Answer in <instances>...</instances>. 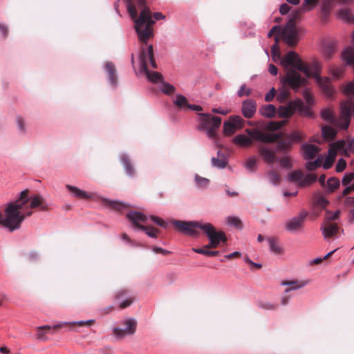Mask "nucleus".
Listing matches in <instances>:
<instances>
[{
	"label": "nucleus",
	"mask_w": 354,
	"mask_h": 354,
	"mask_svg": "<svg viewBox=\"0 0 354 354\" xmlns=\"http://www.w3.org/2000/svg\"><path fill=\"white\" fill-rule=\"evenodd\" d=\"M137 6L141 10L139 17L131 18L135 24L138 38L143 44L147 45L149 39L153 37V25L156 23L151 12L147 6L146 0H137Z\"/></svg>",
	"instance_id": "obj_1"
},
{
	"label": "nucleus",
	"mask_w": 354,
	"mask_h": 354,
	"mask_svg": "<svg viewBox=\"0 0 354 354\" xmlns=\"http://www.w3.org/2000/svg\"><path fill=\"white\" fill-rule=\"evenodd\" d=\"M354 180V172L346 173L342 178V183L346 187L342 192L339 196V199L344 206L346 207H353L348 212V220L351 223H354V183L351 182Z\"/></svg>",
	"instance_id": "obj_2"
},
{
	"label": "nucleus",
	"mask_w": 354,
	"mask_h": 354,
	"mask_svg": "<svg viewBox=\"0 0 354 354\" xmlns=\"http://www.w3.org/2000/svg\"><path fill=\"white\" fill-rule=\"evenodd\" d=\"M295 111H297L301 115L309 118L313 116L310 107L305 105L304 102L299 98L290 100L286 106H280L278 108L277 113L281 118H289L293 115Z\"/></svg>",
	"instance_id": "obj_3"
},
{
	"label": "nucleus",
	"mask_w": 354,
	"mask_h": 354,
	"mask_svg": "<svg viewBox=\"0 0 354 354\" xmlns=\"http://www.w3.org/2000/svg\"><path fill=\"white\" fill-rule=\"evenodd\" d=\"M295 69H288L286 75L281 77V82L283 85L291 88L295 92H298L301 87L306 86L308 83L307 77H302Z\"/></svg>",
	"instance_id": "obj_4"
},
{
	"label": "nucleus",
	"mask_w": 354,
	"mask_h": 354,
	"mask_svg": "<svg viewBox=\"0 0 354 354\" xmlns=\"http://www.w3.org/2000/svg\"><path fill=\"white\" fill-rule=\"evenodd\" d=\"M281 37L290 47H294L297 44L299 41V32L293 19H288L284 27L282 28Z\"/></svg>",
	"instance_id": "obj_5"
},
{
	"label": "nucleus",
	"mask_w": 354,
	"mask_h": 354,
	"mask_svg": "<svg viewBox=\"0 0 354 354\" xmlns=\"http://www.w3.org/2000/svg\"><path fill=\"white\" fill-rule=\"evenodd\" d=\"M29 201L28 198V190L25 189L20 193L19 198L15 202H10L8 203L7 207L10 205H14L15 207V211L17 212V220H19V223H16L17 227L15 230L20 228L22 222L25 220L26 217L30 216L32 214V211H28L25 213H21V209L24 207V206Z\"/></svg>",
	"instance_id": "obj_6"
},
{
	"label": "nucleus",
	"mask_w": 354,
	"mask_h": 354,
	"mask_svg": "<svg viewBox=\"0 0 354 354\" xmlns=\"http://www.w3.org/2000/svg\"><path fill=\"white\" fill-rule=\"evenodd\" d=\"M15 207L10 205L6 207L5 209V216L0 212V225L8 230L10 232H14L17 227L16 223H19V220L17 221V212L15 211Z\"/></svg>",
	"instance_id": "obj_7"
},
{
	"label": "nucleus",
	"mask_w": 354,
	"mask_h": 354,
	"mask_svg": "<svg viewBox=\"0 0 354 354\" xmlns=\"http://www.w3.org/2000/svg\"><path fill=\"white\" fill-rule=\"evenodd\" d=\"M280 64L286 68L288 66H291L295 70H297L301 72L307 71L304 68V64L299 57V55L295 51L290 50L286 55L282 56L280 59Z\"/></svg>",
	"instance_id": "obj_8"
},
{
	"label": "nucleus",
	"mask_w": 354,
	"mask_h": 354,
	"mask_svg": "<svg viewBox=\"0 0 354 354\" xmlns=\"http://www.w3.org/2000/svg\"><path fill=\"white\" fill-rule=\"evenodd\" d=\"M172 224L176 227L181 233L188 236H197L198 232L196 230V228L203 230V225H204V223L197 221H181L177 220H174Z\"/></svg>",
	"instance_id": "obj_9"
},
{
	"label": "nucleus",
	"mask_w": 354,
	"mask_h": 354,
	"mask_svg": "<svg viewBox=\"0 0 354 354\" xmlns=\"http://www.w3.org/2000/svg\"><path fill=\"white\" fill-rule=\"evenodd\" d=\"M354 114V101L347 100L343 102L340 106V120L342 121L339 124L341 129L346 130L349 125L351 116Z\"/></svg>",
	"instance_id": "obj_10"
},
{
	"label": "nucleus",
	"mask_w": 354,
	"mask_h": 354,
	"mask_svg": "<svg viewBox=\"0 0 354 354\" xmlns=\"http://www.w3.org/2000/svg\"><path fill=\"white\" fill-rule=\"evenodd\" d=\"M148 60L150 62L152 68H158V65L154 58L153 46L151 44L147 46L146 48L143 46L142 47L141 52L139 55V64L140 71L149 70L147 68Z\"/></svg>",
	"instance_id": "obj_11"
},
{
	"label": "nucleus",
	"mask_w": 354,
	"mask_h": 354,
	"mask_svg": "<svg viewBox=\"0 0 354 354\" xmlns=\"http://www.w3.org/2000/svg\"><path fill=\"white\" fill-rule=\"evenodd\" d=\"M308 214L307 210H301L297 216L291 218L286 222V230L290 232H295L302 229Z\"/></svg>",
	"instance_id": "obj_12"
},
{
	"label": "nucleus",
	"mask_w": 354,
	"mask_h": 354,
	"mask_svg": "<svg viewBox=\"0 0 354 354\" xmlns=\"http://www.w3.org/2000/svg\"><path fill=\"white\" fill-rule=\"evenodd\" d=\"M302 141L301 134L297 131H292L287 134L283 138L279 140L277 144V151L279 152H285L291 149L294 142H300Z\"/></svg>",
	"instance_id": "obj_13"
},
{
	"label": "nucleus",
	"mask_w": 354,
	"mask_h": 354,
	"mask_svg": "<svg viewBox=\"0 0 354 354\" xmlns=\"http://www.w3.org/2000/svg\"><path fill=\"white\" fill-rule=\"evenodd\" d=\"M200 117L198 120L199 125L198 130L204 131L206 129L212 127V126H214L216 128H219L221 124V118L218 116H212L209 113H198Z\"/></svg>",
	"instance_id": "obj_14"
},
{
	"label": "nucleus",
	"mask_w": 354,
	"mask_h": 354,
	"mask_svg": "<svg viewBox=\"0 0 354 354\" xmlns=\"http://www.w3.org/2000/svg\"><path fill=\"white\" fill-rule=\"evenodd\" d=\"M125 327L124 328H115L114 334L118 338H122L127 335H133L136 329V320L133 318H129L124 322Z\"/></svg>",
	"instance_id": "obj_15"
},
{
	"label": "nucleus",
	"mask_w": 354,
	"mask_h": 354,
	"mask_svg": "<svg viewBox=\"0 0 354 354\" xmlns=\"http://www.w3.org/2000/svg\"><path fill=\"white\" fill-rule=\"evenodd\" d=\"M304 68L307 71L303 73L307 78L312 77L315 81L321 80L322 65L320 62L315 59L309 65L304 64Z\"/></svg>",
	"instance_id": "obj_16"
},
{
	"label": "nucleus",
	"mask_w": 354,
	"mask_h": 354,
	"mask_svg": "<svg viewBox=\"0 0 354 354\" xmlns=\"http://www.w3.org/2000/svg\"><path fill=\"white\" fill-rule=\"evenodd\" d=\"M203 231L207 235V232L209 233L212 239L214 241H217V244L219 245L221 242L225 243L227 241V237L225 234L222 231H216L215 227L209 223H205L203 225Z\"/></svg>",
	"instance_id": "obj_17"
},
{
	"label": "nucleus",
	"mask_w": 354,
	"mask_h": 354,
	"mask_svg": "<svg viewBox=\"0 0 354 354\" xmlns=\"http://www.w3.org/2000/svg\"><path fill=\"white\" fill-rule=\"evenodd\" d=\"M94 322L93 319H88L86 321H79V322H61L57 324H53V325H44L39 326L37 328L38 330H46V333H50L52 330H56L59 328H62L64 327L69 326L71 324H77L80 326H83L86 324L91 323Z\"/></svg>",
	"instance_id": "obj_18"
},
{
	"label": "nucleus",
	"mask_w": 354,
	"mask_h": 354,
	"mask_svg": "<svg viewBox=\"0 0 354 354\" xmlns=\"http://www.w3.org/2000/svg\"><path fill=\"white\" fill-rule=\"evenodd\" d=\"M257 111V102L253 99H247L242 102L241 113L243 115L250 119L253 118Z\"/></svg>",
	"instance_id": "obj_19"
},
{
	"label": "nucleus",
	"mask_w": 354,
	"mask_h": 354,
	"mask_svg": "<svg viewBox=\"0 0 354 354\" xmlns=\"http://www.w3.org/2000/svg\"><path fill=\"white\" fill-rule=\"evenodd\" d=\"M339 230L338 223H323L321 225L320 230L322 232V235L325 239L329 238L336 239V234Z\"/></svg>",
	"instance_id": "obj_20"
},
{
	"label": "nucleus",
	"mask_w": 354,
	"mask_h": 354,
	"mask_svg": "<svg viewBox=\"0 0 354 354\" xmlns=\"http://www.w3.org/2000/svg\"><path fill=\"white\" fill-rule=\"evenodd\" d=\"M127 218L131 223H132L133 225H134L136 227H138L140 230V226H142L140 223H147V217L146 215L140 212L136 211L129 212L127 214Z\"/></svg>",
	"instance_id": "obj_21"
},
{
	"label": "nucleus",
	"mask_w": 354,
	"mask_h": 354,
	"mask_svg": "<svg viewBox=\"0 0 354 354\" xmlns=\"http://www.w3.org/2000/svg\"><path fill=\"white\" fill-rule=\"evenodd\" d=\"M301 149L303 151L302 156L306 160L313 159L319 151V148L317 145L307 143L302 144Z\"/></svg>",
	"instance_id": "obj_22"
},
{
	"label": "nucleus",
	"mask_w": 354,
	"mask_h": 354,
	"mask_svg": "<svg viewBox=\"0 0 354 354\" xmlns=\"http://www.w3.org/2000/svg\"><path fill=\"white\" fill-rule=\"evenodd\" d=\"M30 201V207L31 209L39 208L41 210H46L48 209V204L45 202L43 196L39 194H35L28 196Z\"/></svg>",
	"instance_id": "obj_23"
},
{
	"label": "nucleus",
	"mask_w": 354,
	"mask_h": 354,
	"mask_svg": "<svg viewBox=\"0 0 354 354\" xmlns=\"http://www.w3.org/2000/svg\"><path fill=\"white\" fill-rule=\"evenodd\" d=\"M323 92L328 97L333 95L334 89L331 85V81L328 77H321V80L316 81Z\"/></svg>",
	"instance_id": "obj_24"
},
{
	"label": "nucleus",
	"mask_w": 354,
	"mask_h": 354,
	"mask_svg": "<svg viewBox=\"0 0 354 354\" xmlns=\"http://www.w3.org/2000/svg\"><path fill=\"white\" fill-rule=\"evenodd\" d=\"M259 153L267 163L271 164L278 160L274 152L268 147H262L259 148Z\"/></svg>",
	"instance_id": "obj_25"
},
{
	"label": "nucleus",
	"mask_w": 354,
	"mask_h": 354,
	"mask_svg": "<svg viewBox=\"0 0 354 354\" xmlns=\"http://www.w3.org/2000/svg\"><path fill=\"white\" fill-rule=\"evenodd\" d=\"M105 70L108 73V81L109 84L115 86L118 83V76L115 65L111 62H107L105 65Z\"/></svg>",
	"instance_id": "obj_26"
},
{
	"label": "nucleus",
	"mask_w": 354,
	"mask_h": 354,
	"mask_svg": "<svg viewBox=\"0 0 354 354\" xmlns=\"http://www.w3.org/2000/svg\"><path fill=\"white\" fill-rule=\"evenodd\" d=\"M120 160L125 169L126 174L129 176L133 177L135 174V169L131 162L129 156L126 153H122L120 156Z\"/></svg>",
	"instance_id": "obj_27"
},
{
	"label": "nucleus",
	"mask_w": 354,
	"mask_h": 354,
	"mask_svg": "<svg viewBox=\"0 0 354 354\" xmlns=\"http://www.w3.org/2000/svg\"><path fill=\"white\" fill-rule=\"evenodd\" d=\"M276 107L273 104H266L261 106L259 109V113L263 117L272 118L276 114Z\"/></svg>",
	"instance_id": "obj_28"
},
{
	"label": "nucleus",
	"mask_w": 354,
	"mask_h": 354,
	"mask_svg": "<svg viewBox=\"0 0 354 354\" xmlns=\"http://www.w3.org/2000/svg\"><path fill=\"white\" fill-rule=\"evenodd\" d=\"M218 158L212 157L211 159L212 165L214 167L218 169H223L226 167L227 163L225 156L223 153L221 152V151H218L217 152Z\"/></svg>",
	"instance_id": "obj_29"
},
{
	"label": "nucleus",
	"mask_w": 354,
	"mask_h": 354,
	"mask_svg": "<svg viewBox=\"0 0 354 354\" xmlns=\"http://www.w3.org/2000/svg\"><path fill=\"white\" fill-rule=\"evenodd\" d=\"M140 73H145L149 81L153 83H160L163 80V76L161 73L156 71H151L149 70L140 71Z\"/></svg>",
	"instance_id": "obj_30"
},
{
	"label": "nucleus",
	"mask_w": 354,
	"mask_h": 354,
	"mask_svg": "<svg viewBox=\"0 0 354 354\" xmlns=\"http://www.w3.org/2000/svg\"><path fill=\"white\" fill-rule=\"evenodd\" d=\"M234 144L244 147L252 145V140L244 134H238L232 140Z\"/></svg>",
	"instance_id": "obj_31"
},
{
	"label": "nucleus",
	"mask_w": 354,
	"mask_h": 354,
	"mask_svg": "<svg viewBox=\"0 0 354 354\" xmlns=\"http://www.w3.org/2000/svg\"><path fill=\"white\" fill-rule=\"evenodd\" d=\"M340 210L337 209L334 212L327 210L324 217V223H338L337 221L339 218Z\"/></svg>",
	"instance_id": "obj_32"
},
{
	"label": "nucleus",
	"mask_w": 354,
	"mask_h": 354,
	"mask_svg": "<svg viewBox=\"0 0 354 354\" xmlns=\"http://www.w3.org/2000/svg\"><path fill=\"white\" fill-rule=\"evenodd\" d=\"M66 187L75 197L81 198H88L91 197V196H89L87 192L78 189L77 187L66 185Z\"/></svg>",
	"instance_id": "obj_33"
},
{
	"label": "nucleus",
	"mask_w": 354,
	"mask_h": 354,
	"mask_svg": "<svg viewBox=\"0 0 354 354\" xmlns=\"http://www.w3.org/2000/svg\"><path fill=\"white\" fill-rule=\"evenodd\" d=\"M174 104L183 110H187V104H189L187 98L181 94L176 95V100H174Z\"/></svg>",
	"instance_id": "obj_34"
},
{
	"label": "nucleus",
	"mask_w": 354,
	"mask_h": 354,
	"mask_svg": "<svg viewBox=\"0 0 354 354\" xmlns=\"http://www.w3.org/2000/svg\"><path fill=\"white\" fill-rule=\"evenodd\" d=\"M335 52V44L333 42H328L323 46V54L326 59H330Z\"/></svg>",
	"instance_id": "obj_35"
},
{
	"label": "nucleus",
	"mask_w": 354,
	"mask_h": 354,
	"mask_svg": "<svg viewBox=\"0 0 354 354\" xmlns=\"http://www.w3.org/2000/svg\"><path fill=\"white\" fill-rule=\"evenodd\" d=\"M322 134L325 139H333L337 135V131L333 127L325 125L322 128Z\"/></svg>",
	"instance_id": "obj_36"
},
{
	"label": "nucleus",
	"mask_w": 354,
	"mask_h": 354,
	"mask_svg": "<svg viewBox=\"0 0 354 354\" xmlns=\"http://www.w3.org/2000/svg\"><path fill=\"white\" fill-rule=\"evenodd\" d=\"M340 185L339 180L335 177H330L327 180L326 189L328 192H333Z\"/></svg>",
	"instance_id": "obj_37"
},
{
	"label": "nucleus",
	"mask_w": 354,
	"mask_h": 354,
	"mask_svg": "<svg viewBox=\"0 0 354 354\" xmlns=\"http://www.w3.org/2000/svg\"><path fill=\"white\" fill-rule=\"evenodd\" d=\"M160 90L165 94L170 95L174 93L176 91V88L171 84L165 82L164 80L161 81L159 85Z\"/></svg>",
	"instance_id": "obj_38"
},
{
	"label": "nucleus",
	"mask_w": 354,
	"mask_h": 354,
	"mask_svg": "<svg viewBox=\"0 0 354 354\" xmlns=\"http://www.w3.org/2000/svg\"><path fill=\"white\" fill-rule=\"evenodd\" d=\"M317 179V176L315 174H308L306 175L304 177L303 176L302 180L299 182V187H306L311 185L313 183L315 182Z\"/></svg>",
	"instance_id": "obj_39"
},
{
	"label": "nucleus",
	"mask_w": 354,
	"mask_h": 354,
	"mask_svg": "<svg viewBox=\"0 0 354 354\" xmlns=\"http://www.w3.org/2000/svg\"><path fill=\"white\" fill-rule=\"evenodd\" d=\"M281 138L279 133H261V142L265 143L273 142Z\"/></svg>",
	"instance_id": "obj_40"
},
{
	"label": "nucleus",
	"mask_w": 354,
	"mask_h": 354,
	"mask_svg": "<svg viewBox=\"0 0 354 354\" xmlns=\"http://www.w3.org/2000/svg\"><path fill=\"white\" fill-rule=\"evenodd\" d=\"M297 281H285L281 283L282 286H290L291 287L286 289L285 292H288L291 290H297L306 286V283H299Z\"/></svg>",
	"instance_id": "obj_41"
},
{
	"label": "nucleus",
	"mask_w": 354,
	"mask_h": 354,
	"mask_svg": "<svg viewBox=\"0 0 354 354\" xmlns=\"http://www.w3.org/2000/svg\"><path fill=\"white\" fill-rule=\"evenodd\" d=\"M269 249L271 252L275 254H280L282 252L281 248L277 243V241L275 238L270 237L268 239Z\"/></svg>",
	"instance_id": "obj_42"
},
{
	"label": "nucleus",
	"mask_w": 354,
	"mask_h": 354,
	"mask_svg": "<svg viewBox=\"0 0 354 354\" xmlns=\"http://www.w3.org/2000/svg\"><path fill=\"white\" fill-rule=\"evenodd\" d=\"M321 118L324 120L330 123H334L335 122L334 114L329 108H326L322 111Z\"/></svg>",
	"instance_id": "obj_43"
},
{
	"label": "nucleus",
	"mask_w": 354,
	"mask_h": 354,
	"mask_svg": "<svg viewBox=\"0 0 354 354\" xmlns=\"http://www.w3.org/2000/svg\"><path fill=\"white\" fill-rule=\"evenodd\" d=\"M227 223L230 226H233L237 229H242L243 228V223L241 219L234 216H229L227 218Z\"/></svg>",
	"instance_id": "obj_44"
},
{
	"label": "nucleus",
	"mask_w": 354,
	"mask_h": 354,
	"mask_svg": "<svg viewBox=\"0 0 354 354\" xmlns=\"http://www.w3.org/2000/svg\"><path fill=\"white\" fill-rule=\"evenodd\" d=\"M194 181L199 188L206 189L209 185V180L200 176L198 174L194 175Z\"/></svg>",
	"instance_id": "obj_45"
},
{
	"label": "nucleus",
	"mask_w": 354,
	"mask_h": 354,
	"mask_svg": "<svg viewBox=\"0 0 354 354\" xmlns=\"http://www.w3.org/2000/svg\"><path fill=\"white\" fill-rule=\"evenodd\" d=\"M106 205L112 207L118 210H121L127 207V205L118 201H112L107 198L104 199Z\"/></svg>",
	"instance_id": "obj_46"
},
{
	"label": "nucleus",
	"mask_w": 354,
	"mask_h": 354,
	"mask_svg": "<svg viewBox=\"0 0 354 354\" xmlns=\"http://www.w3.org/2000/svg\"><path fill=\"white\" fill-rule=\"evenodd\" d=\"M351 153H354V138L348 136L344 148V156H348Z\"/></svg>",
	"instance_id": "obj_47"
},
{
	"label": "nucleus",
	"mask_w": 354,
	"mask_h": 354,
	"mask_svg": "<svg viewBox=\"0 0 354 354\" xmlns=\"http://www.w3.org/2000/svg\"><path fill=\"white\" fill-rule=\"evenodd\" d=\"M279 40V36L276 35L274 37L275 43L271 47V52H272V55L273 56L274 59H275L276 58L281 59V54H280L279 46L278 44Z\"/></svg>",
	"instance_id": "obj_48"
},
{
	"label": "nucleus",
	"mask_w": 354,
	"mask_h": 354,
	"mask_svg": "<svg viewBox=\"0 0 354 354\" xmlns=\"http://www.w3.org/2000/svg\"><path fill=\"white\" fill-rule=\"evenodd\" d=\"M192 250L196 253L201 254L207 257L217 256L219 254V251L209 250V249L205 248V246L203 248H193Z\"/></svg>",
	"instance_id": "obj_49"
},
{
	"label": "nucleus",
	"mask_w": 354,
	"mask_h": 354,
	"mask_svg": "<svg viewBox=\"0 0 354 354\" xmlns=\"http://www.w3.org/2000/svg\"><path fill=\"white\" fill-rule=\"evenodd\" d=\"M337 17L346 22L353 20L350 10L346 8L339 9L337 11Z\"/></svg>",
	"instance_id": "obj_50"
},
{
	"label": "nucleus",
	"mask_w": 354,
	"mask_h": 354,
	"mask_svg": "<svg viewBox=\"0 0 354 354\" xmlns=\"http://www.w3.org/2000/svg\"><path fill=\"white\" fill-rule=\"evenodd\" d=\"M303 173L300 170H295L290 172L288 175V180L290 182H295L299 184V182L302 180Z\"/></svg>",
	"instance_id": "obj_51"
},
{
	"label": "nucleus",
	"mask_w": 354,
	"mask_h": 354,
	"mask_svg": "<svg viewBox=\"0 0 354 354\" xmlns=\"http://www.w3.org/2000/svg\"><path fill=\"white\" fill-rule=\"evenodd\" d=\"M236 127L230 121H226L223 124V132L225 135L232 136L236 131Z\"/></svg>",
	"instance_id": "obj_52"
},
{
	"label": "nucleus",
	"mask_w": 354,
	"mask_h": 354,
	"mask_svg": "<svg viewBox=\"0 0 354 354\" xmlns=\"http://www.w3.org/2000/svg\"><path fill=\"white\" fill-rule=\"evenodd\" d=\"M140 230L144 231L145 234L151 238H156L157 233L159 232V230L156 228H155L153 226L147 227V226H140Z\"/></svg>",
	"instance_id": "obj_53"
},
{
	"label": "nucleus",
	"mask_w": 354,
	"mask_h": 354,
	"mask_svg": "<svg viewBox=\"0 0 354 354\" xmlns=\"http://www.w3.org/2000/svg\"><path fill=\"white\" fill-rule=\"evenodd\" d=\"M318 0H304V4L301 6L303 12H308L313 9L317 3Z\"/></svg>",
	"instance_id": "obj_54"
},
{
	"label": "nucleus",
	"mask_w": 354,
	"mask_h": 354,
	"mask_svg": "<svg viewBox=\"0 0 354 354\" xmlns=\"http://www.w3.org/2000/svg\"><path fill=\"white\" fill-rule=\"evenodd\" d=\"M268 177L270 183L274 185H279L280 182V176L276 171L273 170L269 171L268 172Z\"/></svg>",
	"instance_id": "obj_55"
},
{
	"label": "nucleus",
	"mask_w": 354,
	"mask_h": 354,
	"mask_svg": "<svg viewBox=\"0 0 354 354\" xmlns=\"http://www.w3.org/2000/svg\"><path fill=\"white\" fill-rule=\"evenodd\" d=\"M245 132L248 134L250 136V138L252 140H261V133L260 131L256 129H245Z\"/></svg>",
	"instance_id": "obj_56"
},
{
	"label": "nucleus",
	"mask_w": 354,
	"mask_h": 354,
	"mask_svg": "<svg viewBox=\"0 0 354 354\" xmlns=\"http://www.w3.org/2000/svg\"><path fill=\"white\" fill-rule=\"evenodd\" d=\"M321 164H322V159H320L319 158H317L316 160H315L313 161H308L306 164V168L308 171H313V170H315L316 169H317L318 167H319L321 166Z\"/></svg>",
	"instance_id": "obj_57"
},
{
	"label": "nucleus",
	"mask_w": 354,
	"mask_h": 354,
	"mask_svg": "<svg viewBox=\"0 0 354 354\" xmlns=\"http://www.w3.org/2000/svg\"><path fill=\"white\" fill-rule=\"evenodd\" d=\"M124 1L127 4V10L131 18H135L136 15H137V10L135 6L133 5L132 0H124Z\"/></svg>",
	"instance_id": "obj_58"
},
{
	"label": "nucleus",
	"mask_w": 354,
	"mask_h": 354,
	"mask_svg": "<svg viewBox=\"0 0 354 354\" xmlns=\"http://www.w3.org/2000/svg\"><path fill=\"white\" fill-rule=\"evenodd\" d=\"M302 95L306 100V103L308 104V106L313 105L314 104V99L312 94L310 93L308 88H305L303 91Z\"/></svg>",
	"instance_id": "obj_59"
},
{
	"label": "nucleus",
	"mask_w": 354,
	"mask_h": 354,
	"mask_svg": "<svg viewBox=\"0 0 354 354\" xmlns=\"http://www.w3.org/2000/svg\"><path fill=\"white\" fill-rule=\"evenodd\" d=\"M331 145L336 149L338 151H341L344 155V148L346 147V141L344 140H338L332 143Z\"/></svg>",
	"instance_id": "obj_60"
},
{
	"label": "nucleus",
	"mask_w": 354,
	"mask_h": 354,
	"mask_svg": "<svg viewBox=\"0 0 354 354\" xmlns=\"http://www.w3.org/2000/svg\"><path fill=\"white\" fill-rule=\"evenodd\" d=\"M257 164V159L254 156H251L248 158L245 162V167L249 171L253 172L254 168Z\"/></svg>",
	"instance_id": "obj_61"
},
{
	"label": "nucleus",
	"mask_w": 354,
	"mask_h": 354,
	"mask_svg": "<svg viewBox=\"0 0 354 354\" xmlns=\"http://www.w3.org/2000/svg\"><path fill=\"white\" fill-rule=\"evenodd\" d=\"M230 122L234 123L236 127H241L245 120L240 115H232L230 118Z\"/></svg>",
	"instance_id": "obj_62"
},
{
	"label": "nucleus",
	"mask_w": 354,
	"mask_h": 354,
	"mask_svg": "<svg viewBox=\"0 0 354 354\" xmlns=\"http://www.w3.org/2000/svg\"><path fill=\"white\" fill-rule=\"evenodd\" d=\"M289 97V93L286 89H281L279 91L277 95V100L279 102H283L286 101Z\"/></svg>",
	"instance_id": "obj_63"
},
{
	"label": "nucleus",
	"mask_w": 354,
	"mask_h": 354,
	"mask_svg": "<svg viewBox=\"0 0 354 354\" xmlns=\"http://www.w3.org/2000/svg\"><path fill=\"white\" fill-rule=\"evenodd\" d=\"M283 126V123L281 122L271 121L267 124V129L270 131H277L280 129Z\"/></svg>",
	"instance_id": "obj_64"
}]
</instances>
